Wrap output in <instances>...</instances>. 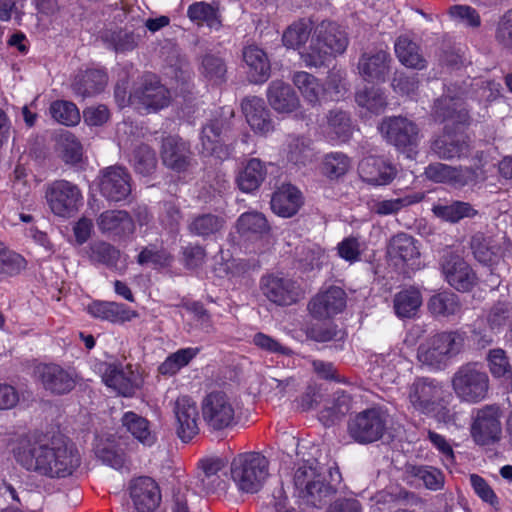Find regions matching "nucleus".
Masks as SVG:
<instances>
[{
	"label": "nucleus",
	"instance_id": "nucleus-1",
	"mask_svg": "<svg viewBox=\"0 0 512 512\" xmlns=\"http://www.w3.org/2000/svg\"><path fill=\"white\" fill-rule=\"evenodd\" d=\"M13 455L27 471L52 479L71 476L81 465L78 449L62 437L20 438Z\"/></svg>",
	"mask_w": 512,
	"mask_h": 512
},
{
	"label": "nucleus",
	"instance_id": "nucleus-2",
	"mask_svg": "<svg viewBox=\"0 0 512 512\" xmlns=\"http://www.w3.org/2000/svg\"><path fill=\"white\" fill-rule=\"evenodd\" d=\"M348 43L346 32L337 23L322 21L316 26L309 46L300 52V57L307 67H320L328 56L342 54Z\"/></svg>",
	"mask_w": 512,
	"mask_h": 512
},
{
	"label": "nucleus",
	"instance_id": "nucleus-3",
	"mask_svg": "<svg viewBox=\"0 0 512 512\" xmlns=\"http://www.w3.org/2000/svg\"><path fill=\"white\" fill-rule=\"evenodd\" d=\"M464 346V333L458 330L441 331L428 337L417 348V360L431 371L444 370Z\"/></svg>",
	"mask_w": 512,
	"mask_h": 512
},
{
	"label": "nucleus",
	"instance_id": "nucleus-4",
	"mask_svg": "<svg viewBox=\"0 0 512 512\" xmlns=\"http://www.w3.org/2000/svg\"><path fill=\"white\" fill-rule=\"evenodd\" d=\"M200 411L202 420L210 432L232 429L241 417L240 403L223 390H213L204 395Z\"/></svg>",
	"mask_w": 512,
	"mask_h": 512
},
{
	"label": "nucleus",
	"instance_id": "nucleus-5",
	"mask_svg": "<svg viewBox=\"0 0 512 512\" xmlns=\"http://www.w3.org/2000/svg\"><path fill=\"white\" fill-rule=\"evenodd\" d=\"M231 476L241 491L256 493L269 476V461L259 452L241 453L231 463Z\"/></svg>",
	"mask_w": 512,
	"mask_h": 512
},
{
	"label": "nucleus",
	"instance_id": "nucleus-6",
	"mask_svg": "<svg viewBox=\"0 0 512 512\" xmlns=\"http://www.w3.org/2000/svg\"><path fill=\"white\" fill-rule=\"evenodd\" d=\"M390 422L387 410L381 407L368 408L348 421V435L359 444H370L383 438Z\"/></svg>",
	"mask_w": 512,
	"mask_h": 512
},
{
	"label": "nucleus",
	"instance_id": "nucleus-7",
	"mask_svg": "<svg viewBox=\"0 0 512 512\" xmlns=\"http://www.w3.org/2000/svg\"><path fill=\"white\" fill-rule=\"evenodd\" d=\"M452 389L464 402L478 403L484 400L489 389V378L476 363H468L457 369L452 377Z\"/></svg>",
	"mask_w": 512,
	"mask_h": 512
},
{
	"label": "nucleus",
	"instance_id": "nucleus-8",
	"mask_svg": "<svg viewBox=\"0 0 512 512\" xmlns=\"http://www.w3.org/2000/svg\"><path fill=\"white\" fill-rule=\"evenodd\" d=\"M431 152L441 160H462L471 154L469 136L458 127L452 129L447 123L443 132L434 137L430 144Z\"/></svg>",
	"mask_w": 512,
	"mask_h": 512
},
{
	"label": "nucleus",
	"instance_id": "nucleus-9",
	"mask_svg": "<svg viewBox=\"0 0 512 512\" xmlns=\"http://www.w3.org/2000/svg\"><path fill=\"white\" fill-rule=\"evenodd\" d=\"M442 385L427 377L416 378L407 388V399L411 407L424 415H431L439 401L444 400Z\"/></svg>",
	"mask_w": 512,
	"mask_h": 512
},
{
	"label": "nucleus",
	"instance_id": "nucleus-10",
	"mask_svg": "<svg viewBox=\"0 0 512 512\" xmlns=\"http://www.w3.org/2000/svg\"><path fill=\"white\" fill-rule=\"evenodd\" d=\"M46 198L52 212L60 217H70L82 205V193L77 185L66 181H54L47 189Z\"/></svg>",
	"mask_w": 512,
	"mask_h": 512
},
{
	"label": "nucleus",
	"instance_id": "nucleus-11",
	"mask_svg": "<svg viewBox=\"0 0 512 512\" xmlns=\"http://www.w3.org/2000/svg\"><path fill=\"white\" fill-rule=\"evenodd\" d=\"M379 129L386 140L401 151H413L420 138L418 126L406 117L385 118Z\"/></svg>",
	"mask_w": 512,
	"mask_h": 512
},
{
	"label": "nucleus",
	"instance_id": "nucleus-12",
	"mask_svg": "<svg viewBox=\"0 0 512 512\" xmlns=\"http://www.w3.org/2000/svg\"><path fill=\"white\" fill-rule=\"evenodd\" d=\"M440 265L445 280L457 291L468 292L477 284L476 273L460 255L446 251Z\"/></svg>",
	"mask_w": 512,
	"mask_h": 512
},
{
	"label": "nucleus",
	"instance_id": "nucleus-13",
	"mask_svg": "<svg viewBox=\"0 0 512 512\" xmlns=\"http://www.w3.org/2000/svg\"><path fill=\"white\" fill-rule=\"evenodd\" d=\"M175 418V431L182 442L188 443L199 432V409L196 402L187 395L176 398L172 405Z\"/></svg>",
	"mask_w": 512,
	"mask_h": 512
},
{
	"label": "nucleus",
	"instance_id": "nucleus-14",
	"mask_svg": "<svg viewBox=\"0 0 512 512\" xmlns=\"http://www.w3.org/2000/svg\"><path fill=\"white\" fill-rule=\"evenodd\" d=\"M261 290L269 301L279 306L292 305L303 297V291L296 281L280 275L263 277Z\"/></svg>",
	"mask_w": 512,
	"mask_h": 512
},
{
	"label": "nucleus",
	"instance_id": "nucleus-15",
	"mask_svg": "<svg viewBox=\"0 0 512 512\" xmlns=\"http://www.w3.org/2000/svg\"><path fill=\"white\" fill-rule=\"evenodd\" d=\"M36 375L43 388L55 395H64L72 391L78 379L74 370L65 369L57 364L38 365Z\"/></svg>",
	"mask_w": 512,
	"mask_h": 512
},
{
	"label": "nucleus",
	"instance_id": "nucleus-16",
	"mask_svg": "<svg viewBox=\"0 0 512 512\" xmlns=\"http://www.w3.org/2000/svg\"><path fill=\"white\" fill-rule=\"evenodd\" d=\"M130 100L147 110L157 111L169 104L170 93L155 75H146L130 95Z\"/></svg>",
	"mask_w": 512,
	"mask_h": 512
},
{
	"label": "nucleus",
	"instance_id": "nucleus-17",
	"mask_svg": "<svg viewBox=\"0 0 512 512\" xmlns=\"http://www.w3.org/2000/svg\"><path fill=\"white\" fill-rule=\"evenodd\" d=\"M99 188L102 196L119 202L131 193V176L122 166H110L101 171Z\"/></svg>",
	"mask_w": 512,
	"mask_h": 512
},
{
	"label": "nucleus",
	"instance_id": "nucleus-18",
	"mask_svg": "<svg viewBox=\"0 0 512 512\" xmlns=\"http://www.w3.org/2000/svg\"><path fill=\"white\" fill-rule=\"evenodd\" d=\"M392 58L383 49L365 51L359 57L357 69L360 76L367 82L382 83L391 70Z\"/></svg>",
	"mask_w": 512,
	"mask_h": 512
},
{
	"label": "nucleus",
	"instance_id": "nucleus-19",
	"mask_svg": "<svg viewBox=\"0 0 512 512\" xmlns=\"http://www.w3.org/2000/svg\"><path fill=\"white\" fill-rule=\"evenodd\" d=\"M499 409L486 406L477 412L472 425V436L480 445H487L500 439L501 423Z\"/></svg>",
	"mask_w": 512,
	"mask_h": 512
},
{
	"label": "nucleus",
	"instance_id": "nucleus-20",
	"mask_svg": "<svg viewBox=\"0 0 512 512\" xmlns=\"http://www.w3.org/2000/svg\"><path fill=\"white\" fill-rule=\"evenodd\" d=\"M96 223L101 233L120 239L129 238L136 230L135 220L126 210H106L97 217Z\"/></svg>",
	"mask_w": 512,
	"mask_h": 512
},
{
	"label": "nucleus",
	"instance_id": "nucleus-21",
	"mask_svg": "<svg viewBox=\"0 0 512 512\" xmlns=\"http://www.w3.org/2000/svg\"><path fill=\"white\" fill-rule=\"evenodd\" d=\"M130 498L139 512L155 510L161 501L157 483L150 477H139L130 482Z\"/></svg>",
	"mask_w": 512,
	"mask_h": 512
},
{
	"label": "nucleus",
	"instance_id": "nucleus-22",
	"mask_svg": "<svg viewBox=\"0 0 512 512\" xmlns=\"http://www.w3.org/2000/svg\"><path fill=\"white\" fill-rule=\"evenodd\" d=\"M160 155L163 164L176 172L186 171L192 160L189 145L177 136H167L162 140Z\"/></svg>",
	"mask_w": 512,
	"mask_h": 512
},
{
	"label": "nucleus",
	"instance_id": "nucleus-23",
	"mask_svg": "<svg viewBox=\"0 0 512 512\" xmlns=\"http://www.w3.org/2000/svg\"><path fill=\"white\" fill-rule=\"evenodd\" d=\"M361 179L371 185H388L397 175V168L383 157L364 158L358 167Z\"/></svg>",
	"mask_w": 512,
	"mask_h": 512
},
{
	"label": "nucleus",
	"instance_id": "nucleus-24",
	"mask_svg": "<svg viewBox=\"0 0 512 512\" xmlns=\"http://www.w3.org/2000/svg\"><path fill=\"white\" fill-rule=\"evenodd\" d=\"M346 305V293L343 289L331 286L318 293L309 303L311 314L319 319L340 313Z\"/></svg>",
	"mask_w": 512,
	"mask_h": 512
},
{
	"label": "nucleus",
	"instance_id": "nucleus-25",
	"mask_svg": "<svg viewBox=\"0 0 512 512\" xmlns=\"http://www.w3.org/2000/svg\"><path fill=\"white\" fill-rule=\"evenodd\" d=\"M432 114L435 120L456 125L466 124L469 120L468 110L464 106L460 96L443 95L438 98L433 106Z\"/></svg>",
	"mask_w": 512,
	"mask_h": 512
},
{
	"label": "nucleus",
	"instance_id": "nucleus-26",
	"mask_svg": "<svg viewBox=\"0 0 512 512\" xmlns=\"http://www.w3.org/2000/svg\"><path fill=\"white\" fill-rule=\"evenodd\" d=\"M269 105L278 113H292L300 106V100L293 88L282 80H273L267 88Z\"/></svg>",
	"mask_w": 512,
	"mask_h": 512
},
{
	"label": "nucleus",
	"instance_id": "nucleus-27",
	"mask_svg": "<svg viewBox=\"0 0 512 512\" xmlns=\"http://www.w3.org/2000/svg\"><path fill=\"white\" fill-rule=\"evenodd\" d=\"M241 107L247 123L256 133L265 135L273 129L269 111L262 98L247 97L242 101Z\"/></svg>",
	"mask_w": 512,
	"mask_h": 512
},
{
	"label": "nucleus",
	"instance_id": "nucleus-28",
	"mask_svg": "<svg viewBox=\"0 0 512 512\" xmlns=\"http://www.w3.org/2000/svg\"><path fill=\"white\" fill-rule=\"evenodd\" d=\"M226 218L213 213H203L193 216L188 222L187 229L193 236L204 240L217 239L225 230Z\"/></svg>",
	"mask_w": 512,
	"mask_h": 512
},
{
	"label": "nucleus",
	"instance_id": "nucleus-29",
	"mask_svg": "<svg viewBox=\"0 0 512 512\" xmlns=\"http://www.w3.org/2000/svg\"><path fill=\"white\" fill-rule=\"evenodd\" d=\"M416 243L411 235L398 233L390 239L387 253L392 259H398L413 269L418 268L420 251Z\"/></svg>",
	"mask_w": 512,
	"mask_h": 512
},
{
	"label": "nucleus",
	"instance_id": "nucleus-30",
	"mask_svg": "<svg viewBox=\"0 0 512 512\" xmlns=\"http://www.w3.org/2000/svg\"><path fill=\"white\" fill-rule=\"evenodd\" d=\"M87 312L94 318L111 323H124L138 316L126 305L109 301H94L88 305Z\"/></svg>",
	"mask_w": 512,
	"mask_h": 512
},
{
	"label": "nucleus",
	"instance_id": "nucleus-31",
	"mask_svg": "<svg viewBox=\"0 0 512 512\" xmlns=\"http://www.w3.org/2000/svg\"><path fill=\"white\" fill-rule=\"evenodd\" d=\"M108 78L104 71L99 69H89L79 72L73 82V92L81 97H93L101 93L107 85Z\"/></svg>",
	"mask_w": 512,
	"mask_h": 512
},
{
	"label": "nucleus",
	"instance_id": "nucleus-32",
	"mask_svg": "<svg viewBox=\"0 0 512 512\" xmlns=\"http://www.w3.org/2000/svg\"><path fill=\"white\" fill-rule=\"evenodd\" d=\"M303 204L301 192L292 185H283L271 198V209L282 217L295 215Z\"/></svg>",
	"mask_w": 512,
	"mask_h": 512
},
{
	"label": "nucleus",
	"instance_id": "nucleus-33",
	"mask_svg": "<svg viewBox=\"0 0 512 512\" xmlns=\"http://www.w3.org/2000/svg\"><path fill=\"white\" fill-rule=\"evenodd\" d=\"M485 165L484 153L477 151L472 157V164L470 166H455L454 187L462 188L484 182L487 179Z\"/></svg>",
	"mask_w": 512,
	"mask_h": 512
},
{
	"label": "nucleus",
	"instance_id": "nucleus-34",
	"mask_svg": "<svg viewBox=\"0 0 512 512\" xmlns=\"http://www.w3.org/2000/svg\"><path fill=\"white\" fill-rule=\"evenodd\" d=\"M243 60L248 66V77L252 83H263L271 71L266 53L257 46H248L243 50Z\"/></svg>",
	"mask_w": 512,
	"mask_h": 512
},
{
	"label": "nucleus",
	"instance_id": "nucleus-35",
	"mask_svg": "<svg viewBox=\"0 0 512 512\" xmlns=\"http://www.w3.org/2000/svg\"><path fill=\"white\" fill-rule=\"evenodd\" d=\"M226 123L222 119H214L202 128L201 132V149L200 152L204 156H216L224 158L228 155V149L218 147L220 137Z\"/></svg>",
	"mask_w": 512,
	"mask_h": 512
},
{
	"label": "nucleus",
	"instance_id": "nucleus-36",
	"mask_svg": "<svg viewBox=\"0 0 512 512\" xmlns=\"http://www.w3.org/2000/svg\"><path fill=\"white\" fill-rule=\"evenodd\" d=\"M324 467L313 459L300 465L294 473V486L299 498H313L309 490L314 487V482L324 473Z\"/></svg>",
	"mask_w": 512,
	"mask_h": 512
},
{
	"label": "nucleus",
	"instance_id": "nucleus-37",
	"mask_svg": "<svg viewBox=\"0 0 512 512\" xmlns=\"http://www.w3.org/2000/svg\"><path fill=\"white\" fill-rule=\"evenodd\" d=\"M330 481H326L325 472L314 482V487L309 489L313 498H301L312 506H321L330 500L337 492V485L341 482V474L338 468L329 469Z\"/></svg>",
	"mask_w": 512,
	"mask_h": 512
},
{
	"label": "nucleus",
	"instance_id": "nucleus-38",
	"mask_svg": "<svg viewBox=\"0 0 512 512\" xmlns=\"http://www.w3.org/2000/svg\"><path fill=\"white\" fill-rule=\"evenodd\" d=\"M55 150L66 164H78L83 158V146L79 139L68 130L55 135Z\"/></svg>",
	"mask_w": 512,
	"mask_h": 512
},
{
	"label": "nucleus",
	"instance_id": "nucleus-39",
	"mask_svg": "<svg viewBox=\"0 0 512 512\" xmlns=\"http://www.w3.org/2000/svg\"><path fill=\"white\" fill-rule=\"evenodd\" d=\"M266 168L261 160L252 158L239 171L236 178L241 191L249 193L258 189L266 177Z\"/></svg>",
	"mask_w": 512,
	"mask_h": 512
},
{
	"label": "nucleus",
	"instance_id": "nucleus-40",
	"mask_svg": "<svg viewBox=\"0 0 512 512\" xmlns=\"http://www.w3.org/2000/svg\"><path fill=\"white\" fill-rule=\"evenodd\" d=\"M423 198L422 193H413L395 199H376L369 203V209L379 216L395 215L402 209L421 202Z\"/></svg>",
	"mask_w": 512,
	"mask_h": 512
},
{
	"label": "nucleus",
	"instance_id": "nucleus-41",
	"mask_svg": "<svg viewBox=\"0 0 512 512\" xmlns=\"http://www.w3.org/2000/svg\"><path fill=\"white\" fill-rule=\"evenodd\" d=\"M122 426L144 446H152L156 442V435L150 428L149 421L132 412H126L121 419Z\"/></svg>",
	"mask_w": 512,
	"mask_h": 512
},
{
	"label": "nucleus",
	"instance_id": "nucleus-42",
	"mask_svg": "<svg viewBox=\"0 0 512 512\" xmlns=\"http://www.w3.org/2000/svg\"><path fill=\"white\" fill-rule=\"evenodd\" d=\"M224 463L220 458H207L200 462L201 471L194 482V486L200 491L209 493L220 484L218 473L223 469ZM193 484V482H191Z\"/></svg>",
	"mask_w": 512,
	"mask_h": 512
},
{
	"label": "nucleus",
	"instance_id": "nucleus-43",
	"mask_svg": "<svg viewBox=\"0 0 512 512\" xmlns=\"http://www.w3.org/2000/svg\"><path fill=\"white\" fill-rule=\"evenodd\" d=\"M134 378V373L130 369H123L118 366H109L103 376V380L108 387L113 388L125 397L132 396L135 392Z\"/></svg>",
	"mask_w": 512,
	"mask_h": 512
},
{
	"label": "nucleus",
	"instance_id": "nucleus-44",
	"mask_svg": "<svg viewBox=\"0 0 512 512\" xmlns=\"http://www.w3.org/2000/svg\"><path fill=\"white\" fill-rule=\"evenodd\" d=\"M471 249L475 259L483 264L492 265L501 257V247L492 238L476 234L471 239Z\"/></svg>",
	"mask_w": 512,
	"mask_h": 512
},
{
	"label": "nucleus",
	"instance_id": "nucleus-45",
	"mask_svg": "<svg viewBox=\"0 0 512 512\" xmlns=\"http://www.w3.org/2000/svg\"><path fill=\"white\" fill-rule=\"evenodd\" d=\"M291 80L307 102L312 105L319 103L324 87L314 75L306 71H297Z\"/></svg>",
	"mask_w": 512,
	"mask_h": 512
},
{
	"label": "nucleus",
	"instance_id": "nucleus-46",
	"mask_svg": "<svg viewBox=\"0 0 512 512\" xmlns=\"http://www.w3.org/2000/svg\"><path fill=\"white\" fill-rule=\"evenodd\" d=\"M352 399L345 391H336L332 398L327 400L324 409L321 411V419L325 425H330L334 421L345 416L351 409Z\"/></svg>",
	"mask_w": 512,
	"mask_h": 512
},
{
	"label": "nucleus",
	"instance_id": "nucleus-47",
	"mask_svg": "<svg viewBox=\"0 0 512 512\" xmlns=\"http://www.w3.org/2000/svg\"><path fill=\"white\" fill-rule=\"evenodd\" d=\"M422 304V296L419 290L409 288L395 294L393 306L399 318L414 317Z\"/></svg>",
	"mask_w": 512,
	"mask_h": 512
},
{
	"label": "nucleus",
	"instance_id": "nucleus-48",
	"mask_svg": "<svg viewBox=\"0 0 512 512\" xmlns=\"http://www.w3.org/2000/svg\"><path fill=\"white\" fill-rule=\"evenodd\" d=\"M188 18L197 25L206 24L210 28L219 29L221 19L217 6L207 2H195L187 9Z\"/></svg>",
	"mask_w": 512,
	"mask_h": 512
},
{
	"label": "nucleus",
	"instance_id": "nucleus-49",
	"mask_svg": "<svg viewBox=\"0 0 512 512\" xmlns=\"http://www.w3.org/2000/svg\"><path fill=\"white\" fill-rule=\"evenodd\" d=\"M395 53L399 61L409 68L421 70L426 67V60L420 54L418 45L407 37L397 39Z\"/></svg>",
	"mask_w": 512,
	"mask_h": 512
},
{
	"label": "nucleus",
	"instance_id": "nucleus-50",
	"mask_svg": "<svg viewBox=\"0 0 512 512\" xmlns=\"http://www.w3.org/2000/svg\"><path fill=\"white\" fill-rule=\"evenodd\" d=\"M206 502L196 493L191 492L190 487H179L173 496V512H206Z\"/></svg>",
	"mask_w": 512,
	"mask_h": 512
},
{
	"label": "nucleus",
	"instance_id": "nucleus-51",
	"mask_svg": "<svg viewBox=\"0 0 512 512\" xmlns=\"http://www.w3.org/2000/svg\"><path fill=\"white\" fill-rule=\"evenodd\" d=\"M197 347H188L170 354L158 367V372L164 376H173L181 368L187 366L199 353Z\"/></svg>",
	"mask_w": 512,
	"mask_h": 512
},
{
	"label": "nucleus",
	"instance_id": "nucleus-52",
	"mask_svg": "<svg viewBox=\"0 0 512 512\" xmlns=\"http://www.w3.org/2000/svg\"><path fill=\"white\" fill-rule=\"evenodd\" d=\"M325 260V251L316 244H307L296 248V261L298 267L304 272L320 269Z\"/></svg>",
	"mask_w": 512,
	"mask_h": 512
},
{
	"label": "nucleus",
	"instance_id": "nucleus-53",
	"mask_svg": "<svg viewBox=\"0 0 512 512\" xmlns=\"http://www.w3.org/2000/svg\"><path fill=\"white\" fill-rule=\"evenodd\" d=\"M327 130L330 135L342 142L349 140L353 131L349 114L342 110H331L327 115Z\"/></svg>",
	"mask_w": 512,
	"mask_h": 512
},
{
	"label": "nucleus",
	"instance_id": "nucleus-54",
	"mask_svg": "<svg viewBox=\"0 0 512 512\" xmlns=\"http://www.w3.org/2000/svg\"><path fill=\"white\" fill-rule=\"evenodd\" d=\"M199 71L207 81L213 84H221L226 80V63L217 55L205 54L201 59Z\"/></svg>",
	"mask_w": 512,
	"mask_h": 512
},
{
	"label": "nucleus",
	"instance_id": "nucleus-55",
	"mask_svg": "<svg viewBox=\"0 0 512 512\" xmlns=\"http://www.w3.org/2000/svg\"><path fill=\"white\" fill-rule=\"evenodd\" d=\"M356 103L368 111L379 114L387 106L384 92L378 87H364L355 94Z\"/></svg>",
	"mask_w": 512,
	"mask_h": 512
},
{
	"label": "nucleus",
	"instance_id": "nucleus-56",
	"mask_svg": "<svg viewBox=\"0 0 512 512\" xmlns=\"http://www.w3.org/2000/svg\"><path fill=\"white\" fill-rule=\"evenodd\" d=\"M428 309L435 316L448 317L457 314L461 305L454 293L443 292L430 298Z\"/></svg>",
	"mask_w": 512,
	"mask_h": 512
},
{
	"label": "nucleus",
	"instance_id": "nucleus-57",
	"mask_svg": "<svg viewBox=\"0 0 512 512\" xmlns=\"http://www.w3.org/2000/svg\"><path fill=\"white\" fill-rule=\"evenodd\" d=\"M88 256L93 263L114 268L120 258V251L108 242L96 241L89 246Z\"/></svg>",
	"mask_w": 512,
	"mask_h": 512
},
{
	"label": "nucleus",
	"instance_id": "nucleus-58",
	"mask_svg": "<svg viewBox=\"0 0 512 512\" xmlns=\"http://www.w3.org/2000/svg\"><path fill=\"white\" fill-rule=\"evenodd\" d=\"M433 212L437 217L452 223H456L465 217H473L477 214V211L470 203L462 201H454L449 205H435Z\"/></svg>",
	"mask_w": 512,
	"mask_h": 512
},
{
	"label": "nucleus",
	"instance_id": "nucleus-59",
	"mask_svg": "<svg viewBox=\"0 0 512 512\" xmlns=\"http://www.w3.org/2000/svg\"><path fill=\"white\" fill-rule=\"evenodd\" d=\"M312 24L307 20L292 23L283 33L282 41L287 48H299L310 37Z\"/></svg>",
	"mask_w": 512,
	"mask_h": 512
},
{
	"label": "nucleus",
	"instance_id": "nucleus-60",
	"mask_svg": "<svg viewBox=\"0 0 512 512\" xmlns=\"http://www.w3.org/2000/svg\"><path fill=\"white\" fill-rule=\"evenodd\" d=\"M237 232L243 236L263 234L268 231L266 218L258 212H247L242 214L236 224Z\"/></svg>",
	"mask_w": 512,
	"mask_h": 512
},
{
	"label": "nucleus",
	"instance_id": "nucleus-61",
	"mask_svg": "<svg viewBox=\"0 0 512 512\" xmlns=\"http://www.w3.org/2000/svg\"><path fill=\"white\" fill-rule=\"evenodd\" d=\"M132 164L136 173L143 176L151 175L157 167L154 150L146 144L139 145L134 151Z\"/></svg>",
	"mask_w": 512,
	"mask_h": 512
},
{
	"label": "nucleus",
	"instance_id": "nucleus-62",
	"mask_svg": "<svg viewBox=\"0 0 512 512\" xmlns=\"http://www.w3.org/2000/svg\"><path fill=\"white\" fill-rule=\"evenodd\" d=\"M49 111L53 119L66 126H74L80 121V113L77 106L69 101H55L50 105Z\"/></svg>",
	"mask_w": 512,
	"mask_h": 512
},
{
	"label": "nucleus",
	"instance_id": "nucleus-63",
	"mask_svg": "<svg viewBox=\"0 0 512 512\" xmlns=\"http://www.w3.org/2000/svg\"><path fill=\"white\" fill-rule=\"evenodd\" d=\"M351 167L350 159L341 152H332L325 156L323 161V173L329 179H338L345 175Z\"/></svg>",
	"mask_w": 512,
	"mask_h": 512
},
{
	"label": "nucleus",
	"instance_id": "nucleus-64",
	"mask_svg": "<svg viewBox=\"0 0 512 512\" xmlns=\"http://www.w3.org/2000/svg\"><path fill=\"white\" fill-rule=\"evenodd\" d=\"M251 343L259 350L268 354H276L288 357L294 355V351L291 348L283 345L274 337L263 332L255 333L252 337Z\"/></svg>",
	"mask_w": 512,
	"mask_h": 512
}]
</instances>
